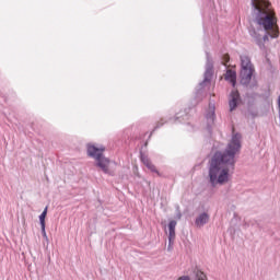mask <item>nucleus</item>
<instances>
[{
    "label": "nucleus",
    "mask_w": 280,
    "mask_h": 280,
    "mask_svg": "<svg viewBox=\"0 0 280 280\" xmlns=\"http://www.w3.org/2000/svg\"><path fill=\"white\" fill-rule=\"evenodd\" d=\"M231 60V57L229 56V54L223 55V61L222 65L224 67H226V63Z\"/></svg>",
    "instance_id": "13"
},
{
    "label": "nucleus",
    "mask_w": 280,
    "mask_h": 280,
    "mask_svg": "<svg viewBox=\"0 0 280 280\" xmlns=\"http://www.w3.org/2000/svg\"><path fill=\"white\" fill-rule=\"evenodd\" d=\"M224 80H226V82L231 83L232 86H235V84L237 82V72H235V70H233V69H228L224 74Z\"/></svg>",
    "instance_id": "6"
},
{
    "label": "nucleus",
    "mask_w": 280,
    "mask_h": 280,
    "mask_svg": "<svg viewBox=\"0 0 280 280\" xmlns=\"http://www.w3.org/2000/svg\"><path fill=\"white\" fill-rule=\"evenodd\" d=\"M209 222V214L207 212L201 213L195 221L196 226H205Z\"/></svg>",
    "instance_id": "9"
},
{
    "label": "nucleus",
    "mask_w": 280,
    "mask_h": 280,
    "mask_svg": "<svg viewBox=\"0 0 280 280\" xmlns=\"http://www.w3.org/2000/svg\"><path fill=\"white\" fill-rule=\"evenodd\" d=\"M241 84H250V80H253V73L255 71L253 62H250V57L247 55L241 56Z\"/></svg>",
    "instance_id": "4"
},
{
    "label": "nucleus",
    "mask_w": 280,
    "mask_h": 280,
    "mask_svg": "<svg viewBox=\"0 0 280 280\" xmlns=\"http://www.w3.org/2000/svg\"><path fill=\"white\" fill-rule=\"evenodd\" d=\"M176 221L172 220L168 223V242L172 244L176 240Z\"/></svg>",
    "instance_id": "8"
},
{
    "label": "nucleus",
    "mask_w": 280,
    "mask_h": 280,
    "mask_svg": "<svg viewBox=\"0 0 280 280\" xmlns=\"http://www.w3.org/2000/svg\"><path fill=\"white\" fill-rule=\"evenodd\" d=\"M48 207H46L44 209V211L42 212V214L39 215V222H40V226H42V231H45V218H47V211H48Z\"/></svg>",
    "instance_id": "11"
},
{
    "label": "nucleus",
    "mask_w": 280,
    "mask_h": 280,
    "mask_svg": "<svg viewBox=\"0 0 280 280\" xmlns=\"http://www.w3.org/2000/svg\"><path fill=\"white\" fill-rule=\"evenodd\" d=\"M104 152H106V147L102 144H88L89 156L95 159L97 167H100L104 174H108L110 160L104 156Z\"/></svg>",
    "instance_id": "3"
},
{
    "label": "nucleus",
    "mask_w": 280,
    "mask_h": 280,
    "mask_svg": "<svg viewBox=\"0 0 280 280\" xmlns=\"http://www.w3.org/2000/svg\"><path fill=\"white\" fill-rule=\"evenodd\" d=\"M42 232H43L44 237H47V232L45 231V226H44V230H42Z\"/></svg>",
    "instance_id": "15"
},
{
    "label": "nucleus",
    "mask_w": 280,
    "mask_h": 280,
    "mask_svg": "<svg viewBox=\"0 0 280 280\" xmlns=\"http://www.w3.org/2000/svg\"><path fill=\"white\" fill-rule=\"evenodd\" d=\"M196 280H207V275H205V272L198 270L196 272Z\"/></svg>",
    "instance_id": "12"
},
{
    "label": "nucleus",
    "mask_w": 280,
    "mask_h": 280,
    "mask_svg": "<svg viewBox=\"0 0 280 280\" xmlns=\"http://www.w3.org/2000/svg\"><path fill=\"white\" fill-rule=\"evenodd\" d=\"M178 280H191V279H189V277L187 276H183V277H179Z\"/></svg>",
    "instance_id": "14"
},
{
    "label": "nucleus",
    "mask_w": 280,
    "mask_h": 280,
    "mask_svg": "<svg viewBox=\"0 0 280 280\" xmlns=\"http://www.w3.org/2000/svg\"><path fill=\"white\" fill-rule=\"evenodd\" d=\"M141 162L143 163V165H145V167H148V170H150V172H153L158 176H161V173L159 172V170H156V166L152 164V161H150V158H148L147 155H142Z\"/></svg>",
    "instance_id": "7"
},
{
    "label": "nucleus",
    "mask_w": 280,
    "mask_h": 280,
    "mask_svg": "<svg viewBox=\"0 0 280 280\" xmlns=\"http://www.w3.org/2000/svg\"><path fill=\"white\" fill-rule=\"evenodd\" d=\"M264 40H265V42L268 40V35H265V36H264Z\"/></svg>",
    "instance_id": "16"
},
{
    "label": "nucleus",
    "mask_w": 280,
    "mask_h": 280,
    "mask_svg": "<svg viewBox=\"0 0 280 280\" xmlns=\"http://www.w3.org/2000/svg\"><path fill=\"white\" fill-rule=\"evenodd\" d=\"M242 135L234 133L224 153L217 152L210 164L209 177L212 185H224L231 178V170L235 165V153L240 152Z\"/></svg>",
    "instance_id": "1"
},
{
    "label": "nucleus",
    "mask_w": 280,
    "mask_h": 280,
    "mask_svg": "<svg viewBox=\"0 0 280 280\" xmlns=\"http://www.w3.org/2000/svg\"><path fill=\"white\" fill-rule=\"evenodd\" d=\"M207 119L209 124H213L215 121V107L210 106L209 112L207 113Z\"/></svg>",
    "instance_id": "10"
},
{
    "label": "nucleus",
    "mask_w": 280,
    "mask_h": 280,
    "mask_svg": "<svg viewBox=\"0 0 280 280\" xmlns=\"http://www.w3.org/2000/svg\"><path fill=\"white\" fill-rule=\"evenodd\" d=\"M252 5L256 13V21L261 25L271 38H279V25L272 4L268 0H252Z\"/></svg>",
    "instance_id": "2"
},
{
    "label": "nucleus",
    "mask_w": 280,
    "mask_h": 280,
    "mask_svg": "<svg viewBox=\"0 0 280 280\" xmlns=\"http://www.w3.org/2000/svg\"><path fill=\"white\" fill-rule=\"evenodd\" d=\"M230 110L233 112L235 108H237V104H240V92L238 91H232L230 95Z\"/></svg>",
    "instance_id": "5"
}]
</instances>
